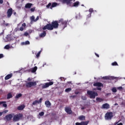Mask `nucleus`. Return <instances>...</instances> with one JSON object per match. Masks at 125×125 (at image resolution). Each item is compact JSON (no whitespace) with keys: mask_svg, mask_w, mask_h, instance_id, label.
I'll return each mask as SVG.
<instances>
[{"mask_svg":"<svg viewBox=\"0 0 125 125\" xmlns=\"http://www.w3.org/2000/svg\"><path fill=\"white\" fill-rule=\"evenodd\" d=\"M59 26V21H53L51 23H47L42 28V30L52 31L54 29H58Z\"/></svg>","mask_w":125,"mask_h":125,"instance_id":"nucleus-1","label":"nucleus"},{"mask_svg":"<svg viewBox=\"0 0 125 125\" xmlns=\"http://www.w3.org/2000/svg\"><path fill=\"white\" fill-rule=\"evenodd\" d=\"M73 0H59V1L62 2V3H66L67 5H68L69 7H78L80 5V2L77 1L74 3L72 2Z\"/></svg>","mask_w":125,"mask_h":125,"instance_id":"nucleus-2","label":"nucleus"},{"mask_svg":"<svg viewBox=\"0 0 125 125\" xmlns=\"http://www.w3.org/2000/svg\"><path fill=\"white\" fill-rule=\"evenodd\" d=\"M59 23L60 24V27L62 30H64L67 27V25H68V21H64L63 19H61L59 20Z\"/></svg>","mask_w":125,"mask_h":125,"instance_id":"nucleus-3","label":"nucleus"},{"mask_svg":"<svg viewBox=\"0 0 125 125\" xmlns=\"http://www.w3.org/2000/svg\"><path fill=\"white\" fill-rule=\"evenodd\" d=\"M87 94L89 95L90 98H91L92 99H94L96 96H98L97 92L91 90L87 91Z\"/></svg>","mask_w":125,"mask_h":125,"instance_id":"nucleus-4","label":"nucleus"},{"mask_svg":"<svg viewBox=\"0 0 125 125\" xmlns=\"http://www.w3.org/2000/svg\"><path fill=\"white\" fill-rule=\"evenodd\" d=\"M22 118H23V114H22V113L16 114L14 116L13 118V122H18V121L21 120Z\"/></svg>","mask_w":125,"mask_h":125,"instance_id":"nucleus-5","label":"nucleus"},{"mask_svg":"<svg viewBox=\"0 0 125 125\" xmlns=\"http://www.w3.org/2000/svg\"><path fill=\"white\" fill-rule=\"evenodd\" d=\"M114 117V115H113V113L111 111L108 112L105 114V120H111L112 118Z\"/></svg>","mask_w":125,"mask_h":125,"instance_id":"nucleus-6","label":"nucleus"},{"mask_svg":"<svg viewBox=\"0 0 125 125\" xmlns=\"http://www.w3.org/2000/svg\"><path fill=\"white\" fill-rule=\"evenodd\" d=\"M58 4L56 2H53L52 4L51 2H49L46 6L47 8H50V9H52L53 7H56Z\"/></svg>","mask_w":125,"mask_h":125,"instance_id":"nucleus-7","label":"nucleus"},{"mask_svg":"<svg viewBox=\"0 0 125 125\" xmlns=\"http://www.w3.org/2000/svg\"><path fill=\"white\" fill-rule=\"evenodd\" d=\"M37 85V83L30 82L26 83L25 86L26 87H32V86H35Z\"/></svg>","mask_w":125,"mask_h":125,"instance_id":"nucleus-8","label":"nucleus"},{"mask_svg":"<svg viewBox=\"0 0 125 125\" xmlns=\"http://www.w3.org/2000/svg\"><path fill=\"white\" fill-rule=\"evenodd\" d=\"M42 98H40L39 101L35 100L33 102L31 106H32V107H33L34 105H38V104H42Z\"/></svg>","mask_w":125,"mask_h":125,"instance_id":"nucleus-9","label":"nucleus"},{"mask_svg":"<svg viewBox=\"0 0 125 125\" xmlns=\"http://www.w3.org/2000/svg\"><path fill=\"white\" fill-rule=\"evenodd\" d=\"M54 83L53 82H50L47 83H45L42 86V88H46L47 87H49L50 85H52Z\"/></svg>","mask_w":125,"mask_h":125,"instance_id":"nucleus-10","label":"nucleus"},{"mask_svg":"<svg viewBox=\"0 0 125 125\" xmlns=\"http://www.w3.org/2000/svg\"><path fill=\"white\" fill-rule=\"evenodd\" d=\"M12 13H13V11L12 10V8H11L8 9L7 12L8 18H10V17H11V15H12Z\"/></svg>","mask_w":125,"mask_h":125,"instance_id":"nucleus-11","label":"nucleus"},{"mask_svg":"<svg viewBox=\"0 0 125 125\" xmlns=\"http://www.w3.org/2000/svg\"><path fill=\"white\" fill-rule=\"evenodd\" d=\"M89 123V121H82L81 123L77 122L75 125H87Z\"/></svg>","mask_w":125,"mask_h":125,"instance_id":"nucleus-12","label":"nucleus"},{"mask_svg":"<svg viewBox=\"0 0 125 125\" xmlns=\"http://www.w3.org/2000/svg\"><path fill=\"white\" fill-rule=\"evenodd\" d=\"M13 116H14V114H8L5 116V119L7 120V121H11V119L12 118H13Z\"/></svg>","mask_w":125,"mask_h":125,"instance_id":"nucleus-13","label":"nucleus"},{"mask_svg":"<svg viewBox=\"0 0 125 125\" xmlns=\"http://www.w3.org/2000/svg\"><path fill=\"white\" fill-rule=\"evenodd\" d=\"M65 111L67 113V114H68V115H71V114L73 113V111H72V109L69 107H65Z\"/></svg>","mask_w":125,"mask_h":125,"instance_id":"nucleus-14","label":"nucleus"},{"mask_svg":"<svg viewBox=\"0 0 125 125\" xmlns=\"http://www.w3.org/2000/svg\"><path fill=\"white\" fill-rule=\"evenodd\" d=\"M39 19L40 18L39 17V16H37L36 19H35V16H32L30 17V20L31 22H37V21H38Z\"/></svg>","mask_w":125,"mask_h":125,"instance_id":"nucleus-15","label":"nucleus"},{"mask_svg":"<svg viewBox=\"0 0 125 125\" xmlns=\"http://www.w3.org/2000/svg\"><path fill=\"white\" fill-rule=\"evenodd\" d=\"M94 86H98V87H101L103 86V84L100 82H96L93 84Z\"/></svg>","mask_w":125,"mask_h":125,"instance_id":"nucleus-16","label":"nucleus"},{"mask_svg":"<svg viewBox=\"0 0 125 125\" xmlns=\"http://www.w3.org/2000/svg\"><path fill=\"white\" fill-rule=\"evenodd\" d=\"M102 109H109L110 105L108 104L105 103L102 105Z\"/></svg>","mask_w":125,"mask_h":125,"instance_id":"nucleus-17","label":"nucleus"},{"mask_svg":"<svg viewBox=\"0 0 125 125\" xmlns=\"http://www.w3.org/2000/svg\"><path fill=\"white\" fill-rule=\"evenodd\" d=\"M25 108V105L24 104H21V105H19L17 107V109L19 111H22V110H24V108Z\"/></svg>","mask_w":125,"mask_h":125,"instance_id":"nucleus-18","label":"nucleus"},{"mask_svg":"<svg viewBox=\"0 0 125 125\" xmlns=\"http://www.w3.org/2000/svg\"><path fill=\"white\" fill-rule=\"evenodd\" d=\"M45 105L48 108L51 106V103L49 101H46L45 102Z\"/></svg>","mask_w":125,"mask_h":125,"instance_id":"nucleus-19","label":"nucleus"},{"mask_svg":"<svg viewBox=\"0 0 125 125\" xmlns=\"http://www.w3.org/2000/svg\"><path fill=\"white\" fill-rule=\"evenodd\" d=\"M21 45H28L30 44V42L29 41H26L25 42H21Z\"/></svg>","mask_w":125,"mask_h":125,"instance_id":"nucleus-20","label":"nucleus"},{"mask_svg":"<svg viewBox=\"0 0 125 125\" xmlns=\"http://www.w3.org/2000/svg\"><path fill=\"white\" fill-rule=\"evenodd\" d=\"M12 77V73H11L10 74H8L5 77V81H7V80H9L10 78Z\"/></svg>","mask_w":125,"mask_h":125,"instance_id":"nucleus-21","label":"nucleus"},{"mask_svg":"<svg viewBox=\"0 0 125 125\" xmlns=\"http://www.w3.org/2000/svg\"><path fill=\"white\" fill-rule=\"evenodd\" d=\"M46 36V32L45 31H43L41 34L40 35V38H43Z\"/></svg>","mask_w":125,"mask_h":125,"instance_id":"nucleus-22","label":"nucleus"},{"mask_svg":"<svg viewBox=\"0 0 125 125\" xmlns=\"http://www.w3.org/2000/svg\"><path fill=\"white\" fill-rule=\"evenodd\" d=\"M103 80H113V77L111 76H104L103 77Z\"/></svg>","mask_w":125,"mask_h":125,"instance_id":"nucleus-23","label":"nucleus"},{"mask_svg":"<svg viewBox=\"0 0 125 125\" xmlns=\"http://www.w3.org/2000/svg\"><path fill=\"white\" fill-rule=\"evenodd\" d=\"M78 119L80 121H85V116L81 115L78 117Z\"/></svg>","mask_w":125,"mask_h":125,"instance_id":"nucleus-24","label":"nucleus"},{"mask_svg":"<svg viewBox=\"0 0 125 125\" xmlns=\"http://www.w3.org/2000/svg\"><path fill=\"white\" fill-rule=\"evenodd\" d=\"M32 5H33V4L30 3H27L25 5V8H31V7H32Z\"/></svg>","mask_w":125,"mask_h":125,"instance_id":"nucleus-25","label":"nucleus"},{"mask_svg":"<svg viewBox=\"0 0 125 125\" xmlns=\"http://www.w3.org/2000/svg\"><path fill=\"white\" fill-rule=\"evenodd\" d=\"M13 96H12V94L11 93H9L7 95V99H10V98H12Z\"/></svg>","mask_w":125,"mask_h":125,"instance_id":"nucleus-26","label":"nucleus"},{"mask_svg":"<svg viewBox=\"0 0 125 125\" xmlns=\"http://www.w3.org/2000/svg\"><path fill=\"white\" fill-rule=\"evenodd\" d=\"M9 25V23H6L5 21H3V22L2 23H1V26H6V27H7Z\"/></svg>","mask_w":125,"mask_h":125,"instance_id":"nucleus-27","label":"nucleus"},{"mask_svg":"<svg viewBox=\"0 0 125 125\" xmlns=\"http://www.w3.org/2000/svg\"><path fill=\"white\" fill-rule=\"evenodd\" d=\"M38 69V67L37 66H35L34 68H33L31 70V72L32 73H35V72L37 71Z\"/></svg>","mask_w":125,"mask_h":125,"instance_id":"nucleus-28","label":"nucleus"},{"mask_svg":"<svg viewBox=\"0 0 125 125\" xmlns=\"http://www.w3.org/2000/svg\"><path fill=\"white\" fill-rule=\"evenodd\" d=\"M104 100H103V99L102 98H100L98 97L96 98V101H98V102H102V101H104Z\"/></svg>","mask_w":125,"mask_h":125,"instance_id":"nucleus-29","label":"nucleus"},{"mask_svg":"<svg viewBox=\"0 0 125 125\" xmlns=\"http://www.w3.org/2000/svg\"><path fill=\"white\" fill-rule=\"evenodd\" d=\"M22 96V94H18L15 96L16 99H18V98H20Z\"/></svg>","mask_w":125,"mask_h":125,"instance_id":"nucleus-30","label":"nucleus"},{"mask_svg":"<svg viewBox=\"0 0 125 125\" xmlns=\"http://www.w3.org/2000/svg\"><path fill=\"white\" fill-rule=\"evenodd\" d=\"M72 90V88H67L65 89V92H70Z\"/></svg>","mask_w":125,"mask_h":125,"instance_id":"nucleus-31","label":"nucleus"},{"mask_svg":"<svg viewBox=\"0 0 125 125\" xmlns=\"http://www.w3.org/2000/svg\"><path fill=\"white\" fill-rule=\"evenodd\" d=\"M111 65L112 66H118V62H112L111 63Z\"/></svg>","mask_w":125,"mask_h":125,"instance_id":"nucleus-32","label":"nucleus"},{"mask_svg":"<svg viewBox=\"0 0 125 125\" xmlns=\"http://www.w3.org/2000/svg\"><path fill=\"white\" fill-rule=\"evenodd\" d=\"M112 92L116 93L117 92V88L116 87H113L111 89Z\"/></svg>","mask_w":125,"mask_h":125,"instance_id":"nucleus-33","label":"nucleus"},{"mask_svg":"<svg viewBox=\"0 0 125 125\" xmlns=\"http://www.w3.org/2000/svg\"><path fill=\"white\" fill-rule=\"evenodd\" d=\"M39 116H40V117H42V116H43V115H44V112L43 111H42L39 113Z\"/></svg>","mask_w":125,"mask_h":125,"instance_id":"nucleus-34","label":"nucleus"},{"mask_svg":"<svg viewBox=\"0 0 125 125\" xmlns=\"http://www.w3.org/2000/svg\"><path fill=\"white\" fill-rule=\"evenodd\" d=\"M4 48L5 49H9V48H10V46H9V45H6L4 46Z\"/></svg>","mask_w":125,"mask_h":125,"instance_id":"nucleus-35","label":"nucleus"},{"mask_svg":"<svg viewBox=\"0 0 125 125\" xmlns=\"http://www.w3.org/2000/svg\"><path fill=\"white\" fill-rule=\"evenodd\" d=\"M42 52V51H39L36 55V57L37 58H39L40 57V55H41V53Z\"/></svg>","mask_w":125,"mask_h":125,"instance_id":"nucleus-36","label":"nucleus"},{"mask_svg":"<svg viewBox=\"0 0 125 125\" xmlns=\"http://www.w3.org/2000/svg\"><path fill=\"white\" fill-rule=\"evenodd\" d=\"M90 17H91V13L87 14V19H88V18H90Z\"/></svg>","mask_w":125,"mask_h":125,"instance_id":"nucleus-37","label":"nucleus"},{"mask_svg":"<svg viewBox=\"0 0 125 125\" xmlns=\"http://www.w3.org/2000/svg\"><path fill=\"white\" fill-rule=\"evenodd\" d=\"M81 99H82V100H86V97H85V96H82L81 97Z\"/></svg>","mask_w":125,"mask_h":125,"instance_id":"nucleus-38","label":"nucleus"},{"mask_svg":"<svg viewBox=\"0 0 125 125\" xmlns=\"http://www.w3.org/2000/svg\"><path fill=\"white\" fill-rule=\"evenodd\" d=\"M89 13H91V14H92V12H93V9L90 8L89 10Z\"/></svg>","mask_w":125,"mask_h":125,"instance_id":"nucleus-39","label":"nucleus"},{"mask_svg":"<svg viewBox=\"0 0 125 125\" xmlns=\"http://www.w3.org/2000/svg\"><path fill=\"white\" fill-rule=\"evenodd\" d=\"M2 106H3V107H4V108H6L7 107V104H6L5 103H3Z\"/></svg>","mask_w":125,"mask_h":125,"instance_id":"nucleus-40","label":"nucleus"},{"mask_svg":"<svg viewBox=\"0 0 125 125\" xmlns=\"http://www.w3.org/2000/svg\"><path fill=\"white\" fill-rule=\"evenodd\" d=\"M24 36L27 37V36H29V33H28V32H25L24 34Z\"/></svg>","mask_w":125,"mask_h":125,"instance_id":"nucleus-41","label":"nucleus"},{"mask_svg":"<svg viewBox=\"0 0 125 125\" xmlns=\"http://www.w3.org/2000/svg\"><path fill=\"white\" fill-rule=\"evenodd\" d=\"M117 89H119V90H122V89H123V87L119 86V87H117Z\"/></svg>","mask_w":125,"mask_h":125,"instance_id":"nucleus-42","label":"nucleus"},{"mask_svg":"<svg viewBox=\"0 0 125 125\" xmlns=\"http://www.w3.org/2000/svg\"><path fill=\"white\" fill-rule=\"evenodd\" d=\"M30 11H32V12H34L35 11V8H31Z\"/></svg>","mask_w":125,"mask_h":125,"instance_id":"nucleus-43","label":"nucleus"},{"mask_svg":"<svg viewBox=\"0 0 125 125\" xmlns=\"http://www.w3.org/2000/svg\"><path fill=\"white\" fill-rule=\"evenodd\" d=\"M3 57H4L3 54H0V59H1V58H3Z\"/></svg>","mask_w":125,"mask_h":125,"instance_id":"nucleus-44","label":"nucleus"},{"mask_svg":"<svg viewBox=\"0 0 125 125\" xmlns=\"http://www.w3.org/2000/svg\"><path fill=\"white\" fill-rule=\"evenodd\" d=\"M3 103H6V102H4V101L0 102V105H1L2 104H3Z\"/></svg>","mask_w":125,"mask_h":125,"instance_id":"nucleus-45","label":"nucleus"},{"mask_svg":"<svg viewBox=\"0 0 125 125\" xmlns=\"http://www.w3.org/2000/svg\"><path fill=\"white\" fill-rule=\"evenodd\" d=\"M20 30L21 31H24V28H23V27H20Z\"/></svg>","mask_w":125,"mask_h":125,"instance_id":"nucleus-46","label":"nucleus"},{"mask_svg":"<svg viewBox=\"0 0 125 125\" xmlns=\"http://www.w3.org/2000/svg\"><path fill=\"white\" fill-rule=\"evenodd\" d=\"M3 3V0H0V4H2Z\"/></svg>","mask_w":125,"mask_h":125,"instance_id":"nucleus-47","label":"nucleus"},{"mask_svg":"<svg viewBox=\"0 0 125 125\" xmlns=\"http://www.w3.org/2000/svg\"><path fill=\"white\" fill-rule=\"evenodd\" d=\"M5 114L8 112V110H5L4 111H2Z\"/></svg>","mask_w":125,"mask_h":125,"instance_id":"nucleus-48","label":"nucleus"},{"mask_svg":"<svg viewBox=\"0 0 125 125\" xmlns=\"http://www.w3.org/2000/svg\"><path fill=\"white\" fill-rule=\"evenodd\" d=\"M22 27H26V23H23V24H22Z\"/></svg>","mask_w":125,"mask_h":125,"instance_id":"nucleus-49","label":"nucleus"},{"mask_svg":"<svg viewBox=\"0 0 125 125\" xmlns=\"http://www.w3.org/2000/svg\"><path fill=\"white\" fill-rule=\"evenodd\" d=\"M95 54L96 56H97V57L99 58V55H98V54L95 53Z\"/></svg>","mask_w":125,"mask_h":125,"instance_id":"nucleus-50","label":"nucleus"},{"mask_svg":"<svg viewBox=\"0 0 125 125\" xmlns=\"http://www.w3.org/2000/svg\"><path fill=\"white\" fill-rule=\"evenodd\" d=\"M2 114H3V112H0V117H1V116H2Z\"/></svg>","mask_w":125,"mask_h":125,"instance_id":"nucleus-51","label":"nucleus"},{"mask_svg":"<svg viewBox=\"0 0 125 125\" xmlns=\"http://www.w3.org/2000/svg\"><path fill=\"white\" fill-rule=\"evenodd\" d=\"M79 93H80V92H79V91H75V94H79Z\"/></svg>","mask_w":125,"mask_h":125,"instance_id":"nucleus-52","label":"nucleus"},{"mask_svg":"<svg viewBox=\"0 0 125 125\" xmlns=\"http://www.w3.org/2000/svg\"><path fill=\"white\" fill-rule=\"evenodd\" d=\"M117 125H123V123H119L118 124H117Z\"/></svg>","mask_w":125,"mask_h":125,"instance_id":"nucleus-53","label":"nucleus"},{"mask_svg":"<svg viewBox=\"0 0 125 125\" xmlns=\"http://www.w3.org/2000/svg\"><path fill=\"white\" fill-rule=\"evenodd\" d=\"M67 83H72V82L70 81V82H67Z\"/></svg>","mask_w":125,"mask_h":125,"instance_id":"nucleus-54","label":"nucleus"},{"mask_svg":"<svg viewBox=\"0 0 125 125\" xmlns=\"http://www.w3.org/2000/svg\"><path fill=\"white\" fill-rule=\"evenodd\" d=\"M101 89H102V88H100V87H98V90H101Z\"/></svg>","mask_w":125,"mask_h":125,"instance_id":"nucleus-55","label":"nucleus"},{"mask_svg":"<svg viewBox=\"0 0 125 125\" xmlns=\"http://www.w3.org/2000/svg\"><path fill=\"white\" fill-rule=\"evenodd\" d=\"M13 14H14V15H16V12H14V13H13Z\"/></svg>","mask_w":125,"mask_h":125,"instance_id":"nucleus-56","label":"nucleus"},{"mask_svg":"<svg viewBox=\"0 0 125 125\" xmlns=\"http://www.w3.org/2000/svg\"><path fill=\"white\" fill-rule=\"evenodd\" d=\"M28 81H31V79L30 78H28Z\"/></svg>","mask_w":125,"mask_h":125,"instance_id":"nucleus-57","label":"nucleus"},{"mask_svg":"<svg viewBox=\"0 0 125 125\" xmlns=\"http://www.w3.org/2000/svg\"><path fill=\"white\" fill-rule=\"evenodd\" d=\"M84 109V107H82V109L83 110Z\"/></svg>","mask_w":125,"mask_h":125,"instance_id":"nucleus-58","label":"nucleus"},{"mask_svg":"<svg viewBox=\"0 0 125 125\" xmlns=\"http://www.w3.org/2000/svg\"><path fill=\"white\" fill-rule=\"evenodd\" d=\"M116 105H118V104L116 103V104H115V106H116Z\"/></svg>","mask_w":125,"mask_h":125,"instance_id":"nucleus-59","label":"nucleus"},{"mask_svg":"<svg viewBox=\"0 0 125 125\" xmlns=\"http://www.w3.org/2000/svg\"><path fill=\"white\" fill-rule=\"evenodd\" d=\"M73 1H76V0H74Z\"/></svg>","mask_w":125,"mask_h":125,"instance_id":"nucleus-60","label":"nucleus"},{"mask_svg":"<svg viewBox=\"0 0 125 125\" xmlns=\"http://www.w3.org/2000/svg\"><path fill=\"white\" fill-rule=\"evenodd\" d=\"M107 95H109V94H107Z\"/></svg>","mask_w":125,"mask_h":125,"instance_id":"nucleus-61","label":"nucleus"}]
</instances>
